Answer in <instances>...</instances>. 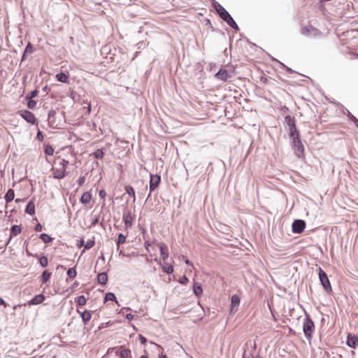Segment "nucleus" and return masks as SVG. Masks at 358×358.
<instances>
[{
    "label": "nucleus",
    "mask_w": 358,
    "mask_h": 358,
    "mask_svg": "<svg viewBox=\"0 0 358 358\" xmlns=\"http://www.w3.org/2000/svg\"><path fill=\"white\" fill-rule=\"evenodd\" d=\"M56 115V112L54 110H50L48 112V121L50 127H54L55 120L54 117Z\"/></svg>",
    "instance_id": "4be33fe9"
},
{
    "label": "nucleus",
    "mask_w": 358,
    "mask_h": 358,
    "mask_svg": "<svg viewBox=\"0 0 358 358\" xmlns=\"http://www.w3.org/2000/svg\"><path fill=\"white\" fill-rule=\"evenodd\" d=\"M38 90H34L31 91L29 95H27V98L33 99L38 95Z\"/></svg>",
    "instance_id": "ea45409f"
},
{
    "label": "nucleus",
    "mask_w": 358,
    "mask_h": 358,
    "mask_svg": "<svg viewBox=\"0 0 358 358\" xmlns=\"http://www.w3.org/2000/svg\"><path fill=\"white\" fill-rule=\"evenodd\" d=\"M21 232V227L18 225H13L10 229V237L15 236Z\"/></svg>",
    "instance_id": "393cba45"
},
{
    "label": "nucleus",
    "mask_w": 358,
    "mask_h": 358,
    "mask_svg": "<svg viewBox=\"0 0 358 358\" xmlns=\"http://www.w3.org/2000/svg\"><path fill=\"white\" fill-rule=\"evenodd\" d=\"M84 245H85V241H84V240H83V239H82V240L80 241V244H78V247H81V246H84Z\"/></svg>",
    "instance_id": "6e6d98bb"
},
{
    "label": "nucleus",
    "mask_w": 358,
    "mask_h": 358,
    "mask_svg": "<svg viewBox=\"0 0 358 358\" xmlns=\"http://www.w3.org/2000/svg\"><path fill=\"white\" fill-rule=\"evenodd\" d=\"M0 305L3 306L5 308L8 306V304L7 303H6L5 301L3 299H1V297H0Z\"/></svg>",
    "instance_id": "3c124183"
},
{
    "label": "nucleus",
    "mask_w": 358,
    "mask_h": 358,
    "mask_svg": "<svg viewBox=\"0 0 358 358\" xmlns=\"http://www.w3.org/2000/svg\"><path fill=\"white\" fill-rule=\"evenodd\" d=\"M69 164V161L62 159L55 167L52 168L53 177L57 179H62L65 177L66 166Z\"/></svg>",
    "instance_id": "f257e3e1"
},
{
    "label": "nucleus",
    "mask_w": 358,
    "mask_h": 358,
    "mask_svg": "<svg viewBox=\"0 0 358 358\" xmlns=\"http://www.w3.org/2000/svg\"><path fill=\"white\" fill-rule=\"evenodd\" d=\"M189 282V279L186 275H183L179 280V282L182 285H186Z\"/></svg>",
    "instance_id": "a19ab883"
},
{
    "label": "nucleus",
    "mask_w": 358,
    "mask_h": 358,
    "mask_svg": "<svg viewBox=\"0 0 358 358\" xmlns=\"http://www.w3.org/2000/svg\"><path fill=\"white\" fill-rule=\"evenodd\" d=\"M97 281L99 284L105 285L108 281V275L106 272H102L98 274Z\"/></svg>",
    "instance_id": "f3484780"
},
{
    "label": "nucleus",
    "mask_w": 358,
    "mask_h": 358,
    "mask_svg": "<svg viewBox=\"0 0 358 358\" xmlns=\"http://www.w3.org/2000/svg\"><path fill=\"white\" fill-rule=\"evenodd\" d=\"M228 25L236 30L238 29V27L237 24L236 23V22L234 20V19L232 20H231L230 22L228 23Z\"/></svg>",
    "instance_id": "79ce46f5"
},
{
    "label": "nucleus",
    "mask_w": 358,
    "mask_h": 358,
    "mask_svg": "<svg viewBox=\"0 0 358 358\" xmlns=\"http://www.w3.org/2000/svg\"><path fill=\"white\" fill-rule=\"evenodd\" d=\"M91 199V194L89 192H85L81 196L80 202L83 204H87L90 202Z\"/></svg>",
    "instance_id": "a211bd4d"
},
{
    "label": "nucleus",
    "mask_w": 358,
    "mask_h": 358,
    "mask_svg": "<svg viewBox=\"0 0 358 358\" xmlns=\"http://www.w3.org/2000/svg\"><path fill=\"white\" fill-rule=\"evenodd\" d=\"M124 309H126L127 310H131V308H124Z\"/></svg>",
    "instance_id": "774afa93"
},
{
    "label": "nucleus",
    "mask_w": 358,
    "mask_h": 358,
    "mask_svg": "<svg viewBox=\"0 0 358 358\" xmlns=\"http://www.w3.org/2000/svg\"><path fill=\"white\" fill-rule=\"evenodd\" d=\"M351 119L355 121V122L358 123V120L354 117L353 115H351Z\"/></svg>",
    "instance_id": "13d9d810"
},
{
    "label": "nucleus",
    "mask_w": 358,
    "mask_h": 358,
    "mask_svg": "<svg viewBox=\"0 0 358 358\" xmlns=\"http://www.w3.org/2000/svg\"><path fill=\"white\" fill-rule=\"evenodd\" d=\"M100 258H101L103 261H104V260H105V257H104V256H103V255H101V256L100 257Z\"/></svg>",
    "instance_id": "e2e57ef3"
},
{
    "label": "nucleus",
    "mask_w": 358,
    "mask_h": 358,
    "mask_svg": "<svg viewBox=\"0 0 358 358\" xmlns=\"http://www.w3.org/2000/svg\"><path fill=\"white\" fill-rule=\"evenodd\" d=\"M77 272L74 268H70L67 271V275L69 278H74L76 276Z\"/></svg>",
    "instance_id": "f704fd0d"
},
{
    "label": "nucleus",
    "mask_w": 358,
    "mask_h": 358,
    "mask_svg": "<svg viewBox=\"0 0 358 358\" xmlns=\"http://www.w3.org/2000/svg\"><path fill=\"white\" fill-rule=\"evenodd\" d=\"M122 220L124 223L126 228H129V227H131L133 218L131 216V211H129V210L124 211L123 216H122Z\"/></svg>",
    "instance_id": "9b49d317"
},
{
    "label": "nucleus",
    "mask_w": 358,
    "mask_h": 358,
    "mask_svg": "<svg viewBox=\"0 0 358 358\" xmlns=\"http://www.w3.org/2000/svg\"><path fill=\"white\" fill-rule=\"evenodd\" d=\"M85 177H80L78 180V185H82L85 182Z\"/></svg>",
    "instance_id": "8fccbe9b"
},
{
    "label": "nucleus",
    "mask_w": 358,
    "mask_h": 358,
    "mask_svg": "<svg viewBox=\"0 0 358 358\" xmlns=\"http://www.w3.org/2000/svg\"><path fill=\"white\" fill-rule=\"evenodd\" d=\"M126 241V236L122 234H119L117 241V248L120 245L124 243Z\"/></svg>",
    "instance_id": "7c9ffc66"
},
{
    "label": "nucleus",
    "mask_w": 358,
    "mask_h": 358,
    "mask_svg": "<svg viewBox=\"0 0 358 358\" xmlns=\"http://www.w3.org/2000/svg\"><path fill=\"white\" fill-rule=\"evenodd\" d=\"M99 222V217L97 216H95L91 221V226L94 227Z\"/></svg>",
    "instance_id": "49530a36"
},
{
    "label": "nucleus",
    "mask_w": 358,
    "mask_h": 358,
    "mask_svg": "<svg viewBox=\"0 0 358 358\" xmlns=\"http://www.w3.org/2000/svg\"><path fill=\"white\" fill-rule=\"evenodd\" d=\"M39 263L41 264V266L42 267H46L48 266V258L46 257H41L40 259H39Z\"/></svg>",
    "instance_id": "e433bc0d"
},
{
    "label": "nucleus",
    "mask_w": 358,
    "mask_h": 358,
    "mask_svg": "<svg viewBox=\"0 0 358 358\" xmlns=\"http://www.w3.org/2000/svg\"><path fill=\"white\" fill-rule=\"evenodd\" d=\"M14 197H15L14 190L13 189H9L7 191V192L4 196V199H5V201L6 203H9L14 199Z\"/></svg>",
    "instance_id": "aec40b11"
},
{
    "label": "nucleus",
    "mask_w": 358,
    "mask_h": 358,
    "mask_svg": "<svg viewBox=\"0 0 358 358\" xmlns=\"http://www.w3.org/2000/svg\"><path fill=\"white\" fill-rule=\"evenodd\" d=\"M240 304V297L237 294L232 295L231 298V312H236Z\"/></svg>",
    "instance_id": "ddd939ff"
},
{
    "label": "nucleus",
    "mask_w": 358,
    "mask_h": 358,
    "mask_svg": "<svg viewBox=\"0 0 358 358\" xmlns=\"http://www.w3.org/2000/svg\"><path fill=\"white\" fill-rule=\"evenodd\" d=\"M289 137L292 138V146L294 150L295 155L298 157H303L304 154V147L300 139L299 133H298V135Z\"/></svg>",
    "instance_id": "f03ea898"
},
{
    "label": "nucleus",
    "mask_w": 358,
    "mask_h": 358,
    "mask_svg": "<svg viewBox=\"0 0 358 358\" xmlns=\"http://www.w3.org/2000/svg\"><path fill=\"white\" fill-rule=\"evenodd\" d=\"M159 248L160 251V255L164 261H166L169 257L168 248L165 244L159 243Z\"/></svg>",
    "instance_id": "2eb2a0df"
},
{
    "label": "nucleus",
    "mask_w": 358,
    "mask_h": 358,
    "mask_svg": "<svg viewBox=\"0 0 358 358\" xmlns=\"http://www.w3.org/2000/svg\"><path fill=\"white\" fill-rule=\"evenodd\" d=\"M75 301L78 306H84L85 305L87 301L85 297L83 295H81L76 298Z\"/></svg>",
    "instance_id": "cd10ccee"
},
{
    "label": "nucleus",
    "mask_w": 358,
    "mask_h": 358,
    "mask_svg": "<svg viewBox=\"0 0 358 358\" xmlns=\"http://www.w3.org/2000/svg\"><path fill=\"white\" fill-rule=\"evenodd\" d=\"M126 318L128 320L131 321V320H133L134 315L132 314H131V313H128V314L126 315Z\"/></svg>",
    "instance_id": "864d4df0"
},
{
    "label": "nucleus",
    "mask_w": 358,
    "mask_h": 358,
    "mask_svg": "<svg viewBox=\"0 0 358 358\" xmlns=\"http://www.w3.org/2000/svg\"><path fill=\"white\" fill-rule=\"evenodd\" d=\"M214 8H215L217 13H218L219 16L224 20V18L227 17L229 15H230L228 11L222 6L219 3L214 1L213 2Z\"/></svg>",
    "instance_id": "6e6552de"
},
{
    "label": "nucleus",
    "mask_w": 358,
    "mask_h": 358,
    "mask_svg": "<svg viewBox=\"0 0 358 358\" xmlns=\"http://www.w3.org/2000/svg\"><path fill=\"white\" fill-rule=\"evenodd\" d=\"M303 330L306 338L308 340L312 338L313 333L315 331V324L309 315L306 317L303 321Z\"/></svg>",
    "instance_id": "7ed1b4c3"
},
{
    "label": "nucleus",
    "mask_w": 358,
    "mask_h": 358,
    "mask_svg": "<svg viewBox=\"0 0 358 358\" xmlns=\"http://www.w3.org/2000/svg\"><path fill=\"white\" fill-rule=\"evenodd\" d=\"M346 344L348 347L355 349L358 345V336L349 334L347 336Z\"/></svg>",
    "instance_id": "9d476101"
},
{
    "label": "nucleus",
    "mask_w": 358,
    "mask_h": 358,
    "mask_svg": "<svg viewBox=\"0 0 358 358\" xmlns=\"http://www.w3.org/2000/svg\"><path fill=\"white\" fill-rule=\"evenodd\" d=\"M140 358H148V356H145V355H143V356H141Z\"/></svg>",
    "instance_id": "338daca9"
},
{
    "label": "nucleus",
    "mask_w": 358,
    "mask_h": 358,
    "mask_svg": "<svg viewBox=\"0 0 358 358\" xmlns=\"http://www.w3.org/2000/svg\"><path fill=\"white\" fill-rule=\"evenodd\" d=\"M228 25L236 30L238 29V27L237 24L236 23V22L234 20V19L232 20H231L230 22L228 23Z\"/></svg>",
    "instance_id": "37998d69"
},
{
    "label": "nucleus",
    "mask_w": 358,
    "mask_h": 358,
    "mask_svg": "<svg viewBox=\"0 0 358 358\" xmlns=\"http://www.w3.org/2000/svg\"><path fill=\"white\" fill-rule=\"evenodd\" d=\"M232 20H233V17L231 16V15H229V16L227 17L224 18L223 20L225 21L228 24Z\"/></svg>",
    "instance_id": "603ef678"
},
{
    "label": "nucleus",
    "mask_w": 358,
    "mask_h": 358,
    "mask_svg": "<svg viewBox=\"0 0 358 358\" xmlns=\"http://www.w3.org/2000/svg\"><path fill=\"white\" fill-rule=\"evenodd\" d=\"M318 275H319L320 281L322 287H324V289L327 292L331 291V286L330 282L329 280V278L327 277V275L320 267L319 268Z\"/></svg>",
    "instance_id": "20e7f679"
},
{
    "label": "nucleus",
    "mask_w": 358,
    "mask_h": 358,
    "mask_svg": "<svg viewBox=\"0 0 358 358\" xmlns=\"http://www.w3.org/2000/svg\"><path fill=\"white\" fill-rule=\"evenodd\" d=\"M78 313H80V316L82 317V320L84 322V324H86L87 322H89L92 317L91 312L85 310L82 313H80L79 310H78Z\"/></svg>",
    "instance_id": "6ab92c4d"
},
{
    "label": "nucleus",
    "mask_w": 358,
    "mask_h": 358,
    "mask_svg": "<svg viewBox=\"0 0 358 358\" xmlns=\"http://www.w3.org/2000/svg\"><path fill=\"white\" fill-rule=\"evenodd\" d=\"M139 341L142 344H145L147 341V339L145 337L143 336L142 335H139Z\"/></svg>",
    "instance_id": "de8ad7c7"
},
{
    "label": "nucleus",
    "mask_w": 358,
    "mask_h": 358,
    "mask_svg": "<svg viewBox=\"0 0 358 358\" xmlns=\"http://www.w3.org/2000/svg\"><path fill=\"white\" fill-rule=\"evenodd\" d=\"M25 59V54L24 53L22 57V61Z\"/></svg>",
    "instance_id": "680f3d73"
},
{
    "label": "nucleus",
    "mask_w": 358,
    "mask_h": 358,
    "mask_svg": "<svg viewBox=\"0 0 358 358\" xmlns=\"http://www.w3.org/2000/svg\"><path fill=\"white\" fill-rule=\"evenodd\" d=\"M150 246V244L148 242L145 243V248L147 250H148V248Z\"/></svg>",
    "instance_id": "4d7b16f0"
},
{
    "label": "nucleus",
    "mask_w": 358,
    "mask_h": 358,
    "mask_svg": "<svg viewBox=\"0 0 358 358\" xmlns=\"http://www.w3.org/2000/svg\"><path fill=\"white\" fill-rule=\"evenodd\" d=\"M306 227V222L303 220H296L292 223V231L294 234H301Z\"/></svg>",
    "instance_id": "423d86ee"
},
{
    "label": "nucleus",
    "mask_w": 358,
    "mask_h": 358,
    "mask_svg": "<svg viewBox=\"0 0 358 358\" xmlns=\"http://www.w3.org/2000/svg\"><path fill=\"white\" fill-rule=\"evenodd\" d=\"M161 178L158 175L150 174V191L152 192L158 186Z\"/></svg>",
    "instance_id": "f8f14e48"
},
{
    "label": "nucleus",
    "mask_w": 358,
    "mask_h": 358,
    "mask_svg": "<svg viewBox=\"0 0 358 358\" xmlns=\"http://www.w3.org/2000/svg\"><path fill=\"white\" fill-rule=\"evenodd\" d=\"M159 358H167V357H166V355H159Z\"/></svg>",
    "instance_id": "052dcab7"
},
{
    "label": "nucleus",
    "mask_w": 358,
    "mask_h": 358,
    "mask_svg": "<svg viewBox=\"0 0 358 358\" xmlns=\"http://www.w3.org/2000/svg\"><path fill=\"white\" fill-rule=\"evenodd\" d=\"M29 101L27 103V107L30 109H34L36 106V101L33 100L32 99H29Z\"/></svg>",
    "instance_id": "58836bf2"
},
{
    "label": "nucleus",
    "mask_w": 358,
    "mask_h": 358,
    "mask_svg": "<svg viewBox=\"0 0 358 358\" xmlns=\"http://www.w3.org/2000/svg\"><path fill=\"white\" fill-rule=\"evenodd\" d=\"M51 276V273L48 272V271H44L41 276V280L43 283H45L48 282Z\"/></svg>",
    "instance_id": "a878e982"
},
{
    "label": "nucleus",
    "mask_w": 358,
    "mask_h": 358,
    "mask_svg": "<svg viewBox=\"0 0 358 358\" xmlns=\"http://www.w3.org/2000/svg\"><path fill=\"white\" fill-rule=\"evenodd\" d=\"M20 201H21V200H20V199H15V202H16V203H19V202H20Z\"/></svg>",
    "instance_id": "0e129e2a"
},
{
    "label": "nucleus",
    "mask_w": 358,
    "mask_h": 358,
    "mask_svg": "<svg viewBox=\"0 0 358 358\" xmlns=\"http://www.w3.org/2000/svg\"><path fill=\"white\" fill-rule=\"evenodd\" d=\"M40 238L45 243H50L52 241V238L47 234H41Z\"/></svg>",
    "instance_id": "2f4dec72"
},
{
    "label": "nucleus",
    "mask_w": 358,
    "mask_h": 358,
    "mask_svg": "<svg viewBox=\"0 0 358 358\" xmlns=\"http://www.w3.org/2000/svg\"><path fill=\"white\" fill-rule=\"evenodd\" d=\"M106 192L104 189H101L99 192V196H100V198L101 199H105L106 196Z\"/></svg>",
    "instance_id": "a18cd8bd"
},
{
    "label": "nucleus",
    "mask_w": 358,
    "mask_h": 358,
    "mask_svg": "<svg viewBox=\"0 0 358 358\" xmlns=\"http://www.w3.org/2000/svg\"><path fill=\"white\" fill-rule=\"evenodd\" d=\"M229 77L228 71L225 69H220L215 74V78L222 81H227Z\"/></svg>",
    "instance_id": "dca6fc26"
},
{
    "label": "nucleus",
    "mask_w": 358,
    "mask_h": 358,
    "mask_svg": "<svg viewBox=\"0 0 358 358\" xmlns=\"http://www.w3.org/2000/svg\"><path fill=\"white\" fill-rule=\"evenodd\" d=\"M56 78L58 81L66 83L68 82L69 76L66 73L61 72L56 75Z\"/></svg>",
    "instance_id": "5701e85b"
},
{
    "label": "nucleus",
    "mask_w": 358,
    "mask_h": 358,
    "mask_svg": "<svg viewBox=\"0 0 358 358\" xmlns=\"http://www.w3.org/2000/svg\"><path fill=\"white\" fill-rule=\"evenodd\" d=\"M319 32L318 29L312 26L304 27L301 30V34L306 36H315Z\"/></svg>",
    "instance_id": "1a4fd4ad"
},
{
    "label": "nucleus",
    "mask_w": 358,
    "mask_h": 358,
    "mask_svg": "<svg viewBox=\"0 0 358 358\" xmlns=\"http://www.w3.org/2000/svg\"><path fill=\"white\" fill-rule=\"evenodd\" d=\"M120 356L121 358H128L131 357V350L129 349H123L120 351Z\"/></svg>",
    "instance_id": "c756f323"
},
{
    "label": "nucleus",
    "mask_w": 358,
    "mask_h": 358,
    "mask_svg": "<svg viewBox=\"0 0 358 358\" xmlns=\"http://www.w3.org/2000/svg\"><path fill=\"white\" fill-rule=\"evenodd\" d=\"M25 212L29 214V215H34L35 213V206H34V203H33V201H29L27 206H26V209H25Z\"/></svg>",
    "instance_id": "412c9836"
},
{
    "label": "nucleus",
    "mask_w": 358,
    "mask_h": 358,
    "mask_svg": "<svg viewBox=\"0 0 358 358\" xmlns=\"http://www.w3.org/2000/svg\"><path fill=\"white\" fill-rule=\"evenodd\" d=\"M45 300V296L42 294L36 295L33 299L27 302V305H38L43 302Z\"/></svg>",
    "instance_id": "4468645a"
},
{
    "label": "nucleus",
    "mask_w": 358,
    "mask_h": 358,
    "mask_svg": "<svg viewBox=\"0 0 358 358\" xmlns=\"http://www.w3.org/2000/svg\"><path fill=\"white\" fill-rule=\"evenodd\" d=\"M45 153L47 155H52L53 153H54L53 148L52 146H50V145L45 146Z\"/></svg>",
    "instance_id": "4c0bfd02"
},
{
    "label": "nucleus",
    "mask_w": 358,
    "mask_h": 358,
    "mask_svg": "<svg viewBox=\"0 0 358 358\" xmlns=\"http://www.w3.org/2000/svg\"><path fill=\"white\" fill-rule=\"evenodd\" d=\"M126 192L133 197V202L136 201L135 192L134 188L131 186L127 185L125 187Z\"/></svg>",
    "instance_id": "bb28decb"
},
{
    "label": "nucleus",
    "mask_w": 358,
    "mask_h": 358,
    "mask_svg": "<svg viewBox=\"0 0 358 358\" xmlns=\"http://www.w3.org/2000/svg\"><path fill=\"white\" fill-rule=\"evenodd\" d=\"M193 292L196 296H199L202 294L203 289L199 284L194 283L193 286Z\"/></svg>",
    "instance_id": "b1692460"
},
{
    "label": "nucleus",
    "mask_w": 358,
    "mask_h": 358,
    "mask_svg": "<svg viewBox=\"0 0 358 358\" xmlns=\"http://www.w3.org/2000/svg\"><path fill=\"white\" fill-rule=\"evenodd\" d=\"M59 267H61V268H63V269H64V268H65V267H64V266H62V265H59V266H57V268H59Z\"/></svg>",
    "instance_id": "69168bd1"
},
{
    "label": "nucleus",
    "mask_w": 358,
    "mask_h": 358,
    "mask_svg": "<svg viewBox=\"0 0 358 358\" xmlns=\"http://www.w3.org/2000/svg\"><path fill=\"white\" fill-rule=\"evenodd\" d=\"M93 155L96 159H102L104 155V152L102 149H98L93 152Z\"/></svg>",
    "instance_id": "473e14b6"
},
{
    "label": "nucleus",
    "mask_w": 358,
    "mask_h": 358,
    "mask_svg": "<svg viewBox=\"0 0 358 358\" xmlns=\"http://www.w3.org/2000/svg\"><path fill=\"white\" fill-rule=\"evenodd\" d=\"M95 244L94 241L93 240H87L86 243H85L84 248L85 250L91 249Z\"/></svg>",
    "instance_id": "c9c22d12"
},
{
    "label": "nucleus",
    "mask_w": 358,
    "mask_h": 358,
    "mask_svg": "<svg viewBox=\"0 0 358 358\" xmlns=\"http://www.w3.org/2000/svg\"><path fill=\"white\" fill-rule=\"evenodd\" d=\"M37 137L38 138V139H41V138H43V135H42V133L41 131H38V134H37Z\"/></svg>",
    "instance_id": "5fc2aeb1"
},
{
    "label": "nucleus",
    "mask_w": 358,
    "mask_h": 358,
    "mask_svg": "<svg viewBox=\"0 0 358 358\" xmlns=\"http://www.w3.org/2000/svg\"><path fill=\"white\" fill-rule=\"evenodd\" d=\"M32 52H33L32 46L31 45L30 43H29L27 45V47L25 48L24 54H26V53H31Z\"/></svg>",
    "instance_id": "c03bdc74"
},
{
    "label": "nucleus",
    "mask_w": 358,
    "mask_h": 358,
    "mask_svg": "<svg viewBox=\"0 0 358 358\" xmlns=\"http://www.w3.org/2000/svg\"><path fill=\"white\" fill-rule=\"evenodd\" d=\"M185 263L187 265H192V264H191L190 261H189V259H186L185 260Z\"/></svg>",
    "instance_id": "bf43d9fd"
},
{
    "label": "nucleus",
    "mask_w": 358,
    "mask_h": 358,
    "mask_svg": "<svg viewBox=\"0 0 358 358\" xmlns=\"http://www.w3.org/2000/svg\"><path fill=\"white\" fill-rule=\"evenodd\" d=\"M104 299H105L106 301H114L116 302V303H117V301L116 300V297H115V294L113 293H112V292H108V293L106 294Z\"/></svg>",
    "instance_id": "c85d7f7f"
},
{
    "label": "nucleus",
    "mask_w": 358,
    "mask_h": 358,
    "mask_svg": "<svg viewBox=\"0 0 358 358\" xmlns=\"http://www.w3.org/2000/svg\"><path fill=\"white\" fill-rule=\"evenodd\" d=\"M163 270L165 273L170 274L173 272V267L169 264H166V265L163 267Z\"/></svg>",
    "instance_id": "72a5a7b5"
},
{
    "label": "nucleus",
    "mask_w": 358,
    "mask_h": 358,
    "mask_svg": "<svg viewBox=\"0 0 358 358\" xmlns=\"http://www.w3.org/2000/svg\"><path fill=\"white\" fill-rule=\"evenodd\" d=\"M42 229H43V227H42V225H41L40 223H38V224L36 226V227H35V230H36V231H42Z\"/></svg>",
    "instance_id": "09e8293b"
},
{
    "label": "nucleus",
    "mask_w": 358,
    "mask_h": 358,
    "mask_svg": "<svg viewBox=\"0 0 358 358\" xmlns=\"http://www.w3.org/2000/svg\"><path fill=\"white\" fill-rule=\"evenodd\" d=\"M285 122L287 124V125L289 127V136H294V135H298V133H299V132L296 127L294 118L292 117L289 115H287L285 117Z\"/></svg>",
    "instance_id": "39448f33"
},
{
    "label": "nucleus",
    "mask_w": 358,
    "mask_h": 358,
    "mask_svg": "<svg viewBox=\"0 0 358 358\" xmlns=\"http://www.w3.org/2000/svg\"><path fill=\"white\" fill-rule=\"evenodd\" d=\"M19 113H20V116L24 120H25L27 122L32 124H35L37 123L36 119L34 115L29 110H20V111H19Z\"/></svg>",
    "instance_id": "0eeeda50"
}]
</instances>
